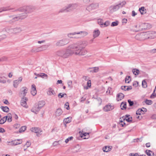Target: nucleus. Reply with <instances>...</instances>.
Listing matches in <instances>:
<instances>
[{
    "label": "nucleus",
    "instance_id": "26",
    "mask_svg": "<svg viewBox=\"0 0 156 156\" xmlns=\"http://www.w3.org/2000/svg\"><path fill=\"white\" fill-rule=\"evenodd\" d=\"M22 31V29L20 27H16L13 28V34H16L19 33Z\"/></svg>",
    "mask_w": 156,
    "mask_h": 156
},
{
    "label": "nucleus",
    "instance_id": "52",
    "mask_svg": "<svg viewBox=\"0 0 156 156\" xmlns=\"http://www.w3.org/2000/svg\"><path fill=\"white\" fill-rule=\"evenodd\" d=\"M126 118L124 116L122 117V118H120V119L119 122H123V121L125 120Z\"/></svg>",
    "mask_w": 156,
    "mask_h": 156
},
{
    "label": "nucleus",
    "instance_id": "57",
    "mask_svg": "<svg viewBox=\"0 0 156 156\" xmlns=\"http://www.w3.org/2000/svg\"><path fill=\"white\" fill-rule=\"evenodd\" d=\"M129 156H139L140 155L138 153L133 154L131 153L129 154Z\"/></svg>",
    "mask_w": 156,
    "mask_h": 156
},
{
    "label": "nucleus",
    "instance_id": "20",
    "mask_svg": "<svg viewBox=\"0 0 156 156\" xmlns=\"http://www.w3.org/2000/svg\"><path fill=\"white\" fill-rule=\"evenodd\" d=\"M37 105H35L31 109V111L35 114H37L38 112L40 110Z\"/></svg>",
    "mask_w": 156,
    "mask_h": 156
},
{
    "label": "nucleus",
    "instance_id": "23",
    "mask_svg": "<svg viewBox=\"0 0 156 156\" xmlns=\"http://www.w3.org/2000/svg\"><path fill=\"white\" fill-rule=\"evenodd\" d=\"M100 33V32L98 30H94L93 33V37L94 38L97 37L99 35Z\"/></svg>",
    "mask_w": 156,
    "mask_h": 156
},
{
    "label": "nucleus",
    "instance_id": "47",
    "mask_svg": "<svg viewBox=\"0 0 156 156\" xmlns=\"http://www.w3.org/2000/svg\"><path fill=\"white\" fill-rule=\"evenodd\" d=\"M155 89L153 91V93L151 94L150 96V98H154L156 97V94L155 93Z\"/></svg>",
    "mask_w": 156,
    "mask_h": 156
},
{
    "label": "nucleus",
    "instance_id": "59",
    "mask_svg": "<svg viewBox=\"0 0 156 156\" xmlns=\"http://www.w3.org/2000/svg\"><path fill=\"white\" fill-rule=\"evenodd\" d=\"M132 117H131L130 118H126L125 119V120H126L127 122H132Z\"/></svg>",
    "mask_w": 156,
    "mask_h": 156
},
{
    "label": "nucleus",
    "instance_id": "37",
    "mask_svg": "<svg viewBox=\"0 0 156 156\" xmlns=\"http://www.w3.org/2000/svg\"><path fill=\"white\" fill-rule=\"evenodd\" d=\"M10 9H9V7H3L0 8V12H1L2 11H6Z\"/></svg>",
    "mask_w": 156,
    "mask_h": 156
},
{
    "label": "nucleus",
    "instance_id": "61",
    "mask_svg": "<svg viewBox=\"0 0 156 156\" xmlns=\"http://www.w3.org/2000/svg\"><path fill=\"white\" fill-rule=\"evenodd\" d=\"M61 142L60 141H55L53 143V145L54 146L58 144H59V142Z\"/></svg>",
    "mask_w": 156,
    "mask_h": 156
},
{
    "label": "nucleus",
    "instance_id": "49",
    "mask_svg": "<svg viewBox=\"0 0 156 156\" xmlns=\"http://www.w3.org/2000/svg\"><path fill=\"white\" fill-rule=\"evenodd\" d=\"M110 23L109 21H107L105 23H103V25L104 27H106L108 26L110 24Z\"/></svg>",
    "mask_w": 156,
    "mask_h": 156
},
{
    "label": "nucleus",
    "instance_id": "30",
    "mask_svg": "<svg viewBox=\"0 0 156 156\" xmlns=\"http://www.w3.org/2000/svg\"><path fill=\"white\" fill-rule=\"evenodd\" d=\"M80 148V147L79 145H77L73 148V152L74 153L77 152L79 151Z\"/></svg>",
    "mask_w": 156,
    "mask_h": 156
},
{
    "label": "nucleus",
    "instance_id": "18",
    "mask_svg": "<svg viewBox=\"0 0 156 156\" xmlns=\"http://www.w3.org/2000/svg\"><path fill=\"white\" fill-rule=\"evenodd\" d=\"M147 109L146 108H142L139 109L136 112V114L137 115H140L141 114H144L145 112H146Z\"/></svg>",
    "mask_w": 156,
    "mask_h": 156
},
{
    "label": "nucleus",
    "instance_id": "45",
    "mask_svg": "<svg viewBox=\"0 0 156 156\" xmlns=\"http://www.w3.org/2000/svg\"><path fill=\"white\" fill-rule=\"evenodd\" d=\"M73 139V136L69 137L65 140V142L66 143H67L69 141Z\"/></svg>",
    "mask_w": 156,
    "mask_h": 156
},
{
    "label": "nucleus",
    "instance_id": "28",
    "mask_svg": "<svg viewBox=\"0 0 156 156\" xmlns=\"http://www.w3.org/2000/svg\"><path fill=\"white\" fill-rule=\"evenodd\" d=\"M45 101H39L38 105H37L38 107V108L41 109L42 107H43L45 105Z\"/></svg>",
    "mask_w": 156,
    "mask_h": 156
},
{
    "label": "nucleus",
    "instance_id": "53",
    "mask_svg": "<svg viewBox=\"0 0 156 156\" xmlns=\"http://www.w3.org/2000/svg\"><path fill=\"white\" fill-rule=\"evenodd\" d=\"M66 95V94L65 93L62 94V93H60L58 95V97L60 98H62L64 96V95Z\"/></svg>",
    "mask_w": 156,
    "mask_h": 156
},
{
    "label": "nucleus",
    "instance_id": "3",
    "mask_svg": "<svg viewBox=\"0 0 156 156\" xmlns=\"http://www.w3.org/2000/svg\"><path fill=\"white\" fill-rule=\"evenodd\" d=\"M26 17V15H23V14L21 15L18 17H13L12 16H9L7 18V20L8 21H7L9 23L12 24L16 21L18 20L19 19L22 20Z\"/></svg>",
    "mask_w": 156,
    "mask_h": 156
},
{
    "label": "nucleus",
    "instance_id": "24",
    "mask_svg": "<svg viewBox=\"0 0 156 156\" xmlns=\"http://www.w3.org/2000/svg\"><path fill=\"white\" fill-rule=\"evenodd\" d=\"M124 97V95L122 93H119L117 95V100L119 101L123 99Z\"/></svg>",
    "mask_w": 156,
    "mask_h": 156
},
{
    "label": "nucleus",
    "instance_id": "16",
    "mask_svg": "<svg viewBox=\"0 0 156 156\" xmlns=\"http://www.w3.org/2000/svg\"><path fill=\"white\" fill-rule=\"evenodd\" d=\"M75 32L73 33H70L67 34V36L70 38H80L79 35H78L77 34H74Z\"/></svg>",
    "mask_w": 156,
    "mask_h": 156
},
{
    "label": "nucleus",
    "instance_id": "7",
    "mask_svg": "<svg viewBox=\"0 0 156 156\" xmlns=\"http://www.w3.org/2000/svg\"><path fill=\"white\" fill-rule=\"evenodd\" d=\"M69 42V39L66 38L58 41L56 42V44L58 46H62L67 44Z\"/></svg>",
    "mask_w": 156,
    "mask_h": 156
},
{
    "label": "nucleus",
    "instance_id": "56",
    "mask_svg": "<svg viewBox=\"0 0 156 156\" xmlns=\"http://www.w3.org/2000/svg\"><path fill=\"white\" fill-rule=\"evenodd\" d=\"M44 76H47V75L43 73H40V77L44 78Z\"/></svg>",
    "mask_w": 156,
    "mask_h": 156
},
{
    "label": "nucleus",
    "instance_id": "64",
    "mask_svg": "<svg viewBox=\"0 0 156 156\" xmlns=\"http://www.w3.org/2000/svg\"><path fill=\"white\" fill-rule=\"evenodd\" d=\"M13 117L15 119H18V116L15 113L13 114Z\"/></svg>",
    "mask_w": 156,
    "mask_h": 156
},
{
    "label": "nucleus",
    "instance_id": "41",
    "mask_svg": "<svg viewBox=\"0 0 156 156\" xmlns=\"http://www.w3.org/2000/svg\"><path fill=\"white\" fill-rule=\"evenodd\" d=\"M26 127L25 126H24L21 127L19 129V132L20 133H21L22 132H24L26 130Z\"/></svg>",
    "mask_w": 156,
    "mask_h": 156
},
{
    "label": "nucleus",
    "instance_id": "48",
    "mask_svg": "<svg viewBox=\"0 0 156 156\" xmlns=\"http://www.w3.org/2000/svg\"><path fill=\"white\" fill-rule=\"evenodd\" d=\"M144 24H147V25H145L144 26V27H145V30L147 29H149L151 27V25H150L148 23H144Z\"/></svg>",
    "mask_w": 156,
    "mask_h": 156
},
{
    "label": "nucleus",
    "instance_id": "22",
    "mask_svg": "<svg viewBox=\"0 0 156 156\" xmlns=\"http://www.w3.org/2000/svg\"><path fill=\"white\" fill-rule=\"evenodd\" d=\"M113 109V107L111 105H107L104 108V110L105 112H108Z\"/></svg>",
    "mask_w": 156,
    "mask_h": 156
},
{
    "label": "nucleus",
    "instance_id": "50",
    "mask_svg": "<svg viewBox=\"0 0 156 156\" xmlns=\"http://www.w3.org/2000/svg\"><path fill=\"white\" fill-rule=\"evenodd\" d=\"M128 102L129 103V106H133L134 104L133 102L132 101H131V100L130 99L128 100Z\"/></svg>",
    "mask_w": 156,
    "mask_h": 156
},
{
    "label": "nucleus",
    "instance_id": "10",
    "mask_svg": "<svg viewBox=\"0 0 156 156\" xmlns=\"http://www.w3.org/2000/svg\"><path fill=\"white\" fill-rule=\"evenodd\" d=\"M145 24L144 23H140L139 24H138L135 26V27L136 28L135 30L136 31H142L144 30H145V28L144 27V26ZM146 25H147L146 24Z\"/></svg>",
    "mask_w": 156,
    "mask_h": 156
},
{
    "label": "nucleus",
    "instance_id": "51",
    "mask_svg": "<svg viewBox=\"0 0 156 156\" xmlns=\"http://www.w3.org/2000/svg\"><path fill=\"white\" fill-rule=\"evenodd\" d=\"M87 87L86 88V89H87L88 87H90L91 86V81L90 80H89L87 82Z\"/></svg>",
    "mask_w": 156,
    "mask_h": 156
},
{
    "label": "nucleus",
    "instance_id": "5",
    "mask_svg": "<svg viewBox=\"0 0 156 156\" xmlns=\"http://www.w3.org/2000/svg\"><path fill=\"white\" fill-rule=\"evenodd\" d=\"M34 8L32 6H27L24 7L20 9V10L22 12H24L26 14L33 12Z\"/></svg>",
    "mask_w": 156,
    "mask_h": 156
},
{
    "label": "nucleus",
    "instance_id": "40",
    "mask_svg": "<svg viewBox=\"0 0 156 156\" xmlns=\"http://www.w3.org/2000/svg\"><path fill=\"white\" fill-rule=\"evenodd\" d=\"M142 85L143 88H146L147 87V83L145 80H143L142 81Z\"/></svg>",
    "mask_w": 156,
    "mask_h": 156
},
{
    "label": "nucleus",
    "instance_id": "8",
    "mask_svg": "<svg viewBox=\"0 0 156 156\" xmlns=\"http://www.w3.org/2000/svg\"><path fill=\"white\" fill-rule=\"evenodd\" d=\"M30 130L33 132L36 133V136H40L42 134V131L39 128L35 127L30 129Z\"/></svg>",
    "mask_w": 156,
    "mask_h": 156
},
{
    "label": "nucleus",
    "instance_id": "14",
    "mask_svg": "<svg viewBox=\"0 0 156 156\" xmlns=\"http://www.w3.org/2000/svg\"><path fill=\"white\" fill-rule=\"evenodd\" d=\"M28 91L27 88L25 87H22L20 90V93L23 97H24Z\"/></svg>",
    "mask_w": 156,
    "mask_h": 156
},
{
    "label": "nucleus",
    "instance_id": "31",
    "mask_svg": "<svg viewBox=\"0 0 156 156\" xmlns=\"http://www.w3.org/2000/svg\"><path fill=\"white\" fill-rule=\"evenodd\" d=\"M8 116H5L2 118L0 120V124H4L6 121Z\"/></svg>",
    "mask_w": 156,
    "mask_h": 156
},
{
    "label": "nucleus",
    "instance_id": "25",
    "mask_svg": "<svg viewBox=\"0 0 156 156\" xmlns=\"http://www.w3.org/2000/svg\"><path fill=\"white\" fill-rule=\"evenodd\" d=\"M112 146H105L103 148V151L104 152H107L110 151L112 150Z\"/></svg>",
    "mask_w": 156,
    "mask_h": 156
},
{
    "label": "nucleus",
    "instance_id": "12",
    "mask_svg": "<svg viewBox=\"0 0 156 156\" xmlns=\"http://www.w3.org/2000/svg\"><path fill=\"white\" fill-rule=\"evenodd\" d=\"M28 99L26 97H23L22 98L20 103L21 105L26 108H28V106L27 105V101Z\"/></svg>",
    "mask_w": 156,
    "mask_h": 156
},
{
    "label": "nucleus",
    "instance_id": "43",
    "mask_svg": "<svg viewBox=\"0 0 156 156\" xmlns=\"http://www.w3.org/2000/svg\"><path fill=\"white\" fill-rule=\"evenodd\" d=\"M119 24V22L116 21L115 22H112L111 24V27H114L117 26Z\"/></svg>",
    "mask_w": 156,
    "mask_h": 156
},
{
    "label": "nucleus",
    "instance_id": "58",
    "mask_svg": "<svg viewBox=\"0 0 156 156\" xmlns=\"http://www.w3.org/2000/svg\"><path fill=\"white\" fill-rule=\"evenodd\" d=\"M6 36L5 35H3L2 36H0V40H2L3 39L5 38Z\"/></svg>",
    "mask_w": 156,
    "mask_h": 156
},
{
    "label": "nucleus",
    "instance_id": "39",
    "mask_svg": "<svg viewBox=\"0 0 156 156\" xmlns=\"http://www.w3.org/2000/svg\"><path fill=\"white\" fill-rule=\"evenodd\" d=\"M144 102L146 103V104L148 105H151L152 104V101L150 100H148L147 99H146Z\"/></svg>",
    "mask_w": 156,
    "mask_h": 156
},
{
    "label": "nucleus",
    "instance_id": "35",
    "mask_svg": "<svg viewBox=\"0 0 156 156\" xmlns=\"http://www.w3.org/2000/svg\"><path fill=\"white\" fill-rule=\"evenodd\" d=\"M145 33H141L140 34H137L136 35V38L138 37H140L142 38L143 39H144V40L146 39H144V37H147L149 36H144V34H145Z\"/></svg>",
    "mask_w": 156,
    "mask_h": 156
},
{
    "label": "nucleus",
    "instance_id": "63",
    "mask_svg": "<svg viewBox=\"0 0 156 156\" xmlns=\"http://www.w3.org/2000/svg\"><path fill=\"white\" fill-rule=\"evenodd\" d=\"M7 121L8 122H10L12 121V117H8V118L7 119Z\"/></svg>",
    "mask_w": 156,
    "mask_h": 156
},
{
    "label": "nucleus",
    "instance_id": "62",
    "mask_svg": "<svg viewBox=\"0 0 156 156\" xmlns=\"http://www.w3.org/2000/svg\"><path fill=\"white\" fill-rule=\"evenodd\" d=\"M30 145L31 143L27 141L24 146H26L27 147H28Z\"/></svg>",
    "mask_w": 156,
    "mask_h": 156
},
{
    "label": "nucleus",
    "instance_id": "54",
    "mask_svg": "<svg viewBox=\"0 0 156 156\" xmlns=\"http://www.w3.org/2000/svg\"><path fill=\"white\" fill-rule=\"evenodd\" d=\"M130 78V76H127L125 78V82L127 83H129V79Z\"/></svg>",
    "mask_w": 156,
    "mask_h": 156
},
{
    "label": "nucleus",
    "instance_id": "15",
    "mask_svg": "<svg viewBox=\"0 0 156 156\" xmlns=\"http://www.w3.org/2000/svg\"><path fill=\"white\" fill-rule=\"evenodd\" d=\"M22 80V78L20 77L19 78L18 80H15L13 82V86L15 88H17L19 84L21 83Z\"/></svg>",
    "mask_w": 156,
    "mask_h": 156
},
{
    "label": "nucleus",
    "instance_id": "42",
    "mask_svg": "<svg viewBox=\"0 0 156 156\" xmlns=\"http://www.w3.org/2000/svg\"><path fill=\"white\" fill-rule=\"evenodd\" d=\"M132 72L135 75H137L139 73V71L138 69H134L133 70Z\"/></svg>",
    "mask_w": 156,
    "mask_h": 156
},
{
    "label": "nucleus",
    "instance_id": "2",
    "mask_svg": "<svg viewBox=\"0 0 156 156\" xmlns=\"http://www.w3.org/2000/svg\"><path fill=\"white\" fill-rule=\"evenodd\" d=\"M77 5L75 4H69L62 8L59 11V12H70L75 9Z\"/></svg>",
    "mask_w": 156,
    "mask_h": 156
},
{
    "label": "nucleus",
    "instance_id": "21",
    "mask_svg": "<svg viewBox=\"0 0 156 156\" xmlns=\"http://www.w3.org/2000/svg\"><path fill=\"white\" fill-rule=\"evenodd\" d=\"M31 93L33 96L35 95L37 93V90L35 85L33 84L31 86Z\"/></svg>",
    "mask_w": 156,
    "mask_h": 156
},
{
    "label": "nucleus",
    "instance_id": "60",
    "mask_svg": "<svg viewBox=\"0 0 156 156\" xmlns=\"http://www.w3.org/2000/svg\"><path fill=\"white\" fill-rule=\"evenodd\" d=\"M6 80L3 79L1 78L0 79V83H6Z\"/></svg>",
    "mask_w": 156,
    "mask_h": 156
},
{
    "label": "nucleus",
    "instance_id": "46",
    "mask_svg": "<svg viewBox=\"0 0 156 156\" xmlns=\"http://www.w3.org/2000/svg\"><path fill=\"white\" fill-rule=\"evenodd\" d=\"M67 84L69 87L72 88L73 87L72 84V81L69 80L67 82Z\"/></svg>",
    "mask_w": 156,
    "mask_h": 156
},
{
    "label": "nucleus",
    "instance_id": "36",
    "mask_svg": "<svg viewBox=\"0 0 156 156\" xmlns=\"http://www.w3.org/2000/svg\"><path fill=\"white\" fill-rule=\"evenodd\" d=\"M145 152L147 155L149 156H153L154 155L152 151L149 150H146Z\"/></svg>",
    "mask_w": 156,
    "mask_h": 156
},
{
    "label": "nucleus",
    "instance_id": "55",
    "mask_svg": "<svg viewBox=\"0 0 156 156\" xmlns=\"http://www.w3.org/2000/svg\"><path fill=\"white\" fill-rule=\"evenodd\" d=\"M65 107L67 110H69V104L68 102H66L65 105Z\"/></svg>",
    "mask_w": 156,
    "mask_h": 156
},
{
    "label": "nucleus",
    "instance_id": "34",
    "mask_svg": "<svg viewBox=\"0 0 156 156\" xmlns=\"http://www.w3.org/2000/svg\"><path fill=\"white\" fill-rule=\"evenodd\" d=\"M139 10L141 14H143L146 12V10L144 7H142L140 8Z\"/></svg>",
    "mask_w": 156,
    "mask_h": 156
},
{
    "label": "nucleus",
    "instance_id": "19",
    "mask_svg": "<svg viewBox=\"0 0 156 156\" xmlns=\"http://www.w3.org/2000/svg\"><path fill=\"white\" fill-rule=\"evenodd\" d=\"M47 94L49 96L53 95L55 96L56 95V94L55 91L51 88H48L47 92Z\"/></svg>",
    "mask_w": 156,
    "mask_h": 156
},
{
    "label": "nucleus",
    "instance_id": "44",
    "mask_svg": "<svg viewBox=\"0 0 156 156\" xmlns=\"http://www.w3.org/2000/svg\"><path fill=\"white\" fill-rule=\"evenodd\" d=\"M98 23L101 26H103V20L101 19H98Z\"/></svg>",
    "mask_w": 156,
    "mask_h": 156
},
{
    "label": "nucleus",
    "instance_id": "1",
    "mask_svg": "<svg viewBox=\"0 0 156 156\" xmlns=\"http://www.w3.org/2000/svg\"><path fill=\"white\" fill-rule=\"evenodd\" d=\"M86 45L81 41L78 42L70 45L65 50L58 51L56 55L63 58H67L73 54L79 55H84L87 53L85 49Z\"/></svg>",
    "mask_w": 156,
    "mask_h": 156
},
{
    "label": "nucleus",
    "instance_id": "13",
    "mask_svg": "<svg viewBox=\"0 0 156 156\" xmlns=\"http://www.w3.org/2000/svg\"><path fill=\"white\" fill-rule=\"evenodd\" d=\"M2 31H5L9 34H13V28L8 27L2 29Z\"/></svg>",
    "mask_w": 156,
    "mask_h": 156
},
{
    "label": "nucleus",
    "instance_id": "29",
    "mask_svg": "<svg viewBox=\"0 0 156 156\" xmlns=\"http://www.w3.org/2000/svg\"><path fill=\"white\" fill-rule=\"evenodd\" d=\"M132 88V87L131 86H122L121 87V89L125 91H128L129 90H131Z\"/></svg>",
    "mask_w": 156,
    "mask_h": 156
},
{
    "label": "nucleus",
    "instance_id": "11",
    "mask_svg": "<svg viewBox=\"0 0 156 156\" xmlns=\"http://www.w3.org/2000/svg\"><path fill=\"white\" fill-rule=\"evenodd\" d=\"M74 34H77L78 35H79L80 38L87 35L88 34V32L85 31H80V32H75Z\"/></svg>",
    "mask_w": 156,
    "mask_h": 156
},
{
    "label": "nucleus",
    "instance_id": "9",
    "mask_svg": "<svg viewBox=\"0 0 156 156\" xmlns=\"http://www.w3.org/2000/svg\"><path fill=\"white\" fill-rule=\"evenodd\" d=\"M22 142V140L17 139L15 140L10 142H7L8 145H16L18 144H21Z\"/></svg>",
    "mask_w": 156,
    "mask_h": 156
},
{
    "label": "nucleus",
    "instance_id": "32",
    "mask_svg": "<svg viewBox=\"0 0 156 156\" xmlns=\"http://www.w3.org/2000/svg\"><path fill=\"white\" fill-rule=\"evenodd\" d=\"M0 108L5 112H8L9 111V108L7 106H1Z\"/></svg>",
    "mask_w": 156,
    "mask_h": 156
},
{
    "label": "nucleus",
    "instance_id": "6",
    "mask_svg": "<svg viewBox=\"0 0 156 156\" xmlns=\"http://www.w3.org/2000/svg\"><path fill=\"white\" fill-rule=\"evenodd\" d=\"M144 35L145 36H149L147 37H144V39H152L156 37V32L152 31L151 32H147Z\"/></svg>",
    "mask_w": 156,
    "mask_h": 156
},
{
    "label": "nucleus",
    "instance_id": "33",
    "mask_svg": "<svg viewBox=\"0 0 156 156\" xmlns=\"http://www.w3.org/2000/svg\"><path fill=\"white\" fill-rule=\"evenodd\" d=\"M72 118L69 117L64 119L63 122L64 123L67 124L69 123L71 121Z\"/></svg>",
    "mask_w": 156,
    "mask_h": 156
},
{
    "label": "nucleus",
    "instance_id": "38",
    "mask_svg": "<svg viewBox=\"0 0 156 156\" xmlns=\"http://www.w3.org/2000/svg\"><path fill=\"white\" fill-rule=\"evenodd\" d=\"M126 102H122L120 106H122V105H123L122 106V108H121V109L123 110L124 109H126Z\"/></svg>",
    "mask_w": 156,
    "mask_h": 156
},
{
    "label": "nucleus",
    "instance_id": "4",
    "mask_svg": "<svg viewBox=\"0 0 156 156\" xmlns=\"http://www.w3.org/2000/svg\"><path fill=\"white\" fill-rule=\"evenodd\" d=\"M126 3L125 1H123L118 5L111 6L110 7V11L112 12L116 11L119 8H122L126 4Z\"/></svg>",
    "mask_w": 156,
    "mask_h": 156
},
{
    "label": "nucleus",
    "instance_id": "17",
    "mask_svg": "<svg viewBox=\"0 0 156 156\" xmlns=\"http://www.w3.org/2000/svg\"><path fill=\"white\" fill-rule=\"evenodd\" d=\"M88 71L91 73H96L99 71V68L98 67L89 68L88 69Z\"/></svg>",
    "mask_w": 156,
    "mask_h": 156
},
{
    "label": "nucleus",
    "instance_id": "27",
    "mask_svg": "<svg viewBox=\"0 0 156 156\" xmlns=\"http://www.w3.org/2000/svg\"><path fill=\"white\" fill-rule=\"evenodd\" d=\"M62 109L61 108H59L57 109L55 112V115L57 116H59L62 114Z\"/></svg>",
    "mask_w": 156,
    "mask_h": 156
}]
</instances>
